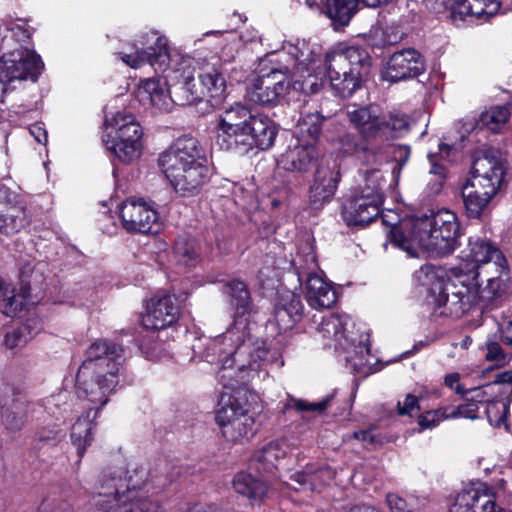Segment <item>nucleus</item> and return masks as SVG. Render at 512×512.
Masks as SVG:
<instances>
[{
  "instance_id": "obj_7",
  "label": "nucleus",
  "mask_w": 512,
  "mask_h": 512,
  "mask_svg": "<svg viewBox=\"0 0 512 512\" xmlns=\"http://www.w3.org/2000/svg\"><path fill=\"white\" fill-rule=\"evenodd\" d=\"M467 273L456 274L453 280L441 287L437 304L443 307L441 315L459 318L480 302L488 304L504 295L510 286V275L504 273L497 278H490L487 285L481 288L479 282H469Z\"/></svg>"
},
{
  "instance_id": "obj_53",
  "label": "nucleus",
  "mask_w": 512,
  "mask_h": 512,
  "mask_svg": "<svg viewBox=\"0 0 512 512\" xmlns=\"http://www.w3.org/2000/svg\"><path fill=\"white\" fill-rule=\"evenodd\" d=\"M466 399V403L463 405H459L457 407H450L448 411V417L450 419L464 417L468 419H476L478 418V403L472 400V398L467 395L464 396Z\"/></svg>"
},
{
  "instance_id": "obj_34",
  "label": "nucleus",
  "mask_w": 512,
  "mask_h": 512,
  "mask_svg": "<svg viewBox=\"0 0 512 512\" xmlns=\"http://www.w3.org/2000/svg\"><path fill=\"white\" fill-rule=\"evenodd\" d=\"M335 477V472L329 466L307 465L303 470L291 475V480L303 489L315 491L329 484Z\"/></svg>"
},
{
  "instance_id": "obj_26",
  "label": "nucleus",
  "mask_w": 512,
  "mask_h": 512,
  "mask_svg": "<svg viewBox=\"0 0 512 512\" xmlns=\"http://www.w3.org/2000/svg\"><path fill=\"white\" fill-rule=\"evenodd\" d=\"M463 263L459 268V273H469V270L492 259L503 260V254L491 242L472 236L468 240V245L461 251Z\"/></svg>"
},
{
  "instance_id": "obj_56",
  "label": "nucleus",
  "mask_w": 512,
  "mask_h": 512,
  "mask_svg": "<svg viewBox=\"0 0 512 512\" xmlns=\"http://www.w3.org/2000/svg\"><path fill=\"white\" fill-rule=\"evenodd\" d=\"M487 353L485 359L488 361H495L499 365H505L509 362V359L502 347L497 342H488L486 344Z\"/></svg>"
},
{
  "instance_id": "obj_33",
  "label": "nucleus",
  "mask_w": 512,
  "mask_h": 512,
  "mask_svg": "<svg viewBox=\"0 0 512 512\" xmlns=\"http://www.w3.org/2000/svg\"><path fill=\"white\" fill-rule=\"evenodd\" d=\"M234 491L251 503H259L268 492V484L251 473L239 472L232 481Z\"/></svg>"
},
{
  "instance_id": "obj_30",
  "label": "nucleus",
  "mask_w": 512,
  "mask_h": 512,
  "mask_svg": "<svg viewBox=\"0 0 512 512\" xmlns=\"http://www.w3.org/2000/svg\"><path fill=\"white\" fill-rule=\"evenodd\" d=\"M305 297L313 308H330L337 300L334 288L318 274L304 280Z\"/></svg>"
},
{
  "instance_id": "obj_6",
  "label": "nucleus",
  "mask_w": 512,
  "mask_h": 512,
  "mask_svg": "<svg viewBox=\"0 0 512 512\" xmlns=\"http://www.w3.org/2000/svg\"><path fill=\"white\" fill-rule=\"evenodd\" d=\"M119 378L109 376L91 368L79 367L76 375V393L80 399L97 405L82 414L72 427L71 440L79 457H83L86 447L93 440V429L101 408L107 404L109 395L115 391Z\"/></svg>"
},
{
  "instance_id": "obj_8",
  "label": "nucleus",
  "mask_w": 512,
  "mask_h": 512,
  "mask_svg": "<svg viewBox=\"0 0 512 512\" xmlns=\"http://www.w3.org/2000/svg\"><path fill=\"white\" fill-rule=\"evenodd\" d=\"M325 67L335 93L349 98L370 74L371 58L365 50L349 47L343 52L327 53Z\"/></svg>"
},
{
  "instance_id": "obj_59",
  "label": "nucleus",
  "mask_w": 512,
  "mask_h": 512,
  "mask_svg": "<svg viewBox=\"0 0 512 512\" xmlns=\"http://www.w3.org/2000/svg\"><path fill=\"white\" fill-rule=\"evenodd\" d=\"M440 269L433 265H424L419 271L416 272L417 278L422 282L423 285H429L433 279L439 277Z\"/></svg>"
},
{
  "instance_id": "obj_25",
  "label": "nucleus",
  "mask_w": 512,
  "mask_h": 512,
  "mask_svg": "<svg viewBox=\"0 0 512 512\" xmlns=\"http://www.w3.org/2000/svg\"><path fill=\"white\" fill-rule=\"evenodd\" d=\"M381 206L351 192L343 203L342 218L348 226H365L379 215Z\"/></svg>"
},
{
  "instance_id": "obj_48",
  "label": "nucleus",
  "mask_w": 512,
  "mask_h": 512,
  "mask_svg": "<svg viewBox=\"0 0 512 512\" xmlns=\"http://www.w3.org/2000/svg\"><path fill=\"white\" fill-rule=\"evenodd\" d=\"M462 199L466 215L469 218H479L491 199L478 195L465 187L462 188Z\"/></svg>"
},
{
  "instance_id": "obj_60",
  "label": "nucleus",
  "mask_w": 512,
  "mask_h": 512,
  "mask_svg": "<svg viewBox=\"0 0 512 512\" xmlns=\"http://www.w3.org/2000/svg\"><path fill=\"white\" fill-rule=\"evenodd\" d=\"M399 415H411L415 409H419L418 398L412 394H407L403 402L397 404Z\"/></svg>"
},
{
  "instance_id": "obj_11",
  "label": "nucleus",
  "mask_w": 512,
  "mask_h": 512,
  "mask_svg": "<svg viewBox=\"0 0 512 512\" xmlns=\"http://www.w3.org/2000/svg\"><path fill=\"white\" fill-rule=\"evenodd\" d=\"M103 143L121 162L138 159L142 151L143 129L136 118L125 112H117L105 119Z\"/></svg>"
},
{
  "instance_id": "obj_15",
  "label": "nucleus",
  "mask_w": 512,
  "mask_h": 512,
  "mask_svg": "<svg viewBox=\"0 0 512 512\" xmlns=\"http://www.w3.org/2000/svg\"><path fill=\"white\" fill-rule=\"evenodd\" d=\"M289 73V65L272 67L268 72L262 69L247 88L250 100L262 106H276L290 85Z\"/></svg>"
},
{
  "instance_id": "obj_10",
  "label": "nucleus",
  "mask_w": 512,
  "mask_h": 512,
  "mask_svg": "<svg viewBox=\"0 0 512 512\" xmlns=\"http://www.w3.org/2000/svg\"><path fill=\"white\" fill-rule=\"evenodd\" d=\"M354 324L347 315H330L324 317L319 325L318 332L324 345L336 351H344L348 355L345 360L356 368L363 364L370 349L367 337L354 332Z\"/></svg>"
},
{
  "instance_id": "obj_58",
  "label": "nucleus",
  "mask_w": 512,
  "mask_h": 512,
  "mask_svg": "<svg viewBox=\"0 0 512 512\" xmlns=\"http://www.w3.org/2000/svg\"><path fill=\"white\" fill-rule=\"evenodd\" d=\"M386 502L392 512H413L412 506L397 494H387Z\"/></svg>"
},
{
  "instance_id": "obj_5",
  "label": "nucleus",
  "mask_w": 512,
  "mask_h": 512,
  "mask_svg": "<svg viewBox=\"0 0 512 512\" xmlns=\"http://www.w3.org/2000/svg\"><path fill=\"white\" fill-rule=\"evenodd\" d=\"M158 165L173 189L184 197L197 195L208 180L207 159L192 136L175 140L159 155Z\"/></svg>"
},
{
  "instance_id": "obj_17",
  "label": "nucleus",
  "mask_w": 512,
  "mask_h": 512,
  "mask_svg": "<svg viewBox=\"0 0 512 512\" xmlns=\"http://www.w3.org/2000/svg\"><path fill=\"white\" fill-rule=\"evenodd\" d=\"M123 361V348L120 345L109 340H97L86 350L80 367L119 378Z\"/></svg>"
},
{
  "instance_id": "obj_50",
  "label": "nucleus",
  "mask_w": 512,
  "mask_h": 512,
  "mask_svg": "<svg viewBox=\"0 0 512 512\" xmlns=\"http://www.w3.org/2000/svg\"><path fill=\"white\" fill-rule=\"evenodd\" d=\"M333 395H327L319 402H308L303 399L289 398L284 405V410L295 409L300 412L322 413L329 406Z\"/></svg>"
},
{
  "instance_id": "obj_51",
  "label": "nucleus",
  "mask_w": 512,
  "mask_h": 512,
  "mask_svg": "<svg viewBox=\"0 0 512 512\" xmlns=\"http://www.w3.org/2000/svg\"><path fill=\"white\" fill-rule=\"evenodd\" d=\"M30 324L27 322L26 324L8 331L5 334L4 344L7 348L13 349L17 347L24 346L29 339L32 337V333L30 331Z\"/></svg>"
},
{
  "instance_id": "obj_28",
  "label": "nucleus",
  "mask_w": 512,
  "mask_h": 512,
  "mask_svg": "<svg viewBox=\"0 0 512 512\" xmlns=\"http://www.w3.org/2000/svg\"><path fill=\"white\" fill-rule=\"evenodd\" d=\"M19 203H8L0 208V234L12 236L30 224L27 203L23 195H18Z\"/></svg>"
},
{
  "instance_id": "obj_16",
  "label": "nucleus",
  "mask_w": 512,
  "mask_h": 512,
  "mask_svg": "<svg viewBox=\"0 0 512 512\" xmlns=\"http://www.w3.org/2000/svg\"><path fill=\"white\" fill-rule=\"evenodd\" d=\"M119 215L127 232L153 234L160 230L157 211L143 199H127L121 204Z\"/></svg>"
},
{
  "instance_id": "obj_42",
  "label": "nucleus",
  "mask_w": 512,
  "mask_h": 512,
  "mask_svg": "<svg viewBox=\"0 0 512 512\" xmlns=\"http://www.w3.org/2000/svg\"><path fill=\"white\" fill-rule=\"evenodd\" d=\"M504 273H509V270L503 257V260L492 259L480 264L475 269L469 270L467 274L470 277L469 282H479L481 284L484 279L488 283L490 278H497V276H502Z\"/></svg>"
},
{
  "instance_id": "obj_41",
  "label": "nucleus",
  "mask_w": 512,
  "mask_h": 512,
  "mask_svg": "<svg viewBox=\"0 0 512 512\" xmlns=\"http://www.w3.org/2000/svg\"><path fill=\"white\" fill-rule=\"evenodd\" d=\"M327 120L328 119L318 111L302 114L297 120V129L301 135L300 139L309 140L315 144Z\"/></svg>"
},
{
  "instance_id": "obj_22",
  "label": "nucleus",
  "mask_w": 512,
  "mask_h": 512,
  "mask_svg": "<svg viewBox=\"0 0 512 512\" xmlns=\"http://www.w3.org/2000/svg\"><path fill=\"white\" fill-rule=\"evenodd\" d=\"M339 180V172L334 167L324 163L318 165L309 189L311 209L319 210L332 200Z\"/></svg>"
},
{
  "instance_id": "obj_63",
  "label": "nucleus",
  "mask_w": 512,
  "mask_h": 512,
  "mask_svg": "<svg viewBox=\"0 0 512 512\" xmlns=\"http://www.w3.org/2000/svg\"><path fill=\"white\" fill-rule=\"evenodd\" d=\"M491 384H496L501 390L503 388H512V370H506L504 372L495 375V379Z\"/></svg>"
},
{
  "instance_id": "obj_1",
  "label": "nucleus",
  "mask_w": 512,
  "mask_h": 512,
  "mask_svg": "<svg viewBox=\"0 0 512 512\" xmlns=\"http://www.w3.org/2000/svg\"><path fill=\"white\" fill-rule=\"evenodd\" d=\"M194 357L209 363L221 364L218 378L224 381L238 373L245 382L255 377L265 378L267 366L274 358L261 341H253L244 321H234L225 333L217 338H196L191 346Z\"/></svg>"
},
{
  "instance_id": "obj_36",
  "label": "nucleus",
  "mask_w": 512,
  "mask_h": 512,
  "mask_svg": "<svg viewBox=\"0 0 512 512\" xmlns=\"http://www.w3.org/2000/svg\"><path fill=\"white\" fill-rule=\"evenodd\" d=\"M216 143L220 149L231 151L238 155H245L254 149V142L247 129L217 132Z\"/></svg>"
},
{
  "instance_id": "obj_45",
  "label": "nucleus",
  "mask_w": 512,
  "mask_h": 512,
  "mask_svg": "<svg viewBox=\"0 0 512 512\" xmlns=\"http://www.w3.org/2000/svg\"><path fill=\"white\" fill-rule=\"evenodd\" d=\"M510 118L508 106H493L480 114L481 126L488 128L492 132H499Z\"/></svg>"
},
{
  "instance_id": "obj_49",
  "label": "nucleus",
  "mask_w": 512,
  "mask_h": 512,
  "mask_svg": "<svg viewBox=\"0 0 512 512\" xmlns=\"http://www.w3.org/2000/svg\"><path fill=\"white\" fill-rule=\"evenodd\" d=\"M25 303L26 296L24 293H16L14 289L6 290L0 299V311L8 317H14L22 310Z\"/></svg>"
},
{
  "instance_id": "obj_9",
  "label": "nucleus",
  "mask_w": 512,
  "mask_h": 512,
  "mask_svg": "<svg viewBox=\"0 0 512 512\" xmlns=\"http://www.w3.org/2000/svg\"><path fill=\"white\" fill-rule=\"evenodd\" d=\"M172 83L162 82L159 78L142 80L137 88L136 96L143 105H150L159 111H169L172 104L187 106L201 101L202 90L188 89L189 81H185L183 73L173 71Z\"/></svg>"
},
{
  "instance_id": "obj_35",
  "label": "nucleus",
  "mask_w": 512,
  "mask_h": 512,
  "mask_svg": "<svg viewBox=\"0 0 512 512\" xmlns=\"http://www.w3.org/2000/svg\"><path fill=\"white\" fill-rule=\"evenodd\" d=\"M29 403L24 396L16 395L1 406L2 421L10 431L20 430L26 423Z\"/></svg>"
},
{
  "instance_id": "obj_29",
  "label": "nucleus",
  "mask_w": 512,
  "mask_h": 512,
  "mask_svg": "<svg viewBox=\"0 0 512 512\" xmlns=\"http://www.w3.org/2000/svg\"><path fill=\"white\" fill-rule=\"evenodd\" d=\"M223 292L229 298V305L234 310V321H244L247 325V320L244 318L252 310V301L250 292L246 283L239 279H233L224 284ZM248 330V327L246 326Z\"/></svg>"
},
{
  "instance_id": "obj_40",
  "label": "nucleus",
  "mask_w": 512,
  "mask_h": 512,
  "mask_svg": "<svg viewBox=\"0 0 512 512\" xmlns=\"http://www.w3.org/2000/svg\"><path fill=\"white\" fill-rule=\"evenodd\" d=\"M199 83L206 88V96L218 98L225 92L226 82L222 71L213 65L203 66L197 74Z\"/></svg>"
},
{
  "instance_id": "obj_52",
  "label": "nucleus",
  "mask_w": 512,
  "mask_h": 512,
  "mask_svg": "<svg viewBox=\"0 0 512 512\" xmlns=\"http://www.w3.org/2000/svg\"><path fill=\"white\" fill-rule=\"evenodd\" d=\"M450 407H440L435 410H430L422 413L418 417V424L421 430L432 429L436 427L442 420L450 419L448 417V411Z\"/></svg>"
},
{
  "instance_id": "obj_57",
  "label": "nucleus",
  "mask_w": 512,
  "mask_h": 512,
  "mask_svg": "<svg viewBox=\"0 0 512 512\" xmlns=\"http://www.w3.org/2000/svg\"><path fill=\"white\" fill-rule=\"evenodd\" d=\"M258 460L267 464V469L276 467L277 460V443L267 444L259 453Z\"/></svg>"
},
{
  "instance_id": "obj_13",
  "label": "nucleus",
  "mask_w": 512,
  "mask_h": 512,
  "mask_svg": "<svg viewBox=\"0 0 512 512\" xmlns=\"http://www.w3.org/2000/svg\"><path fill=\"white\" fill-rule=\"evenodd\" d=\"M39 55L20 47L0 58V89L3 93L13 89L15 82L30 79L36 81L43 70Z\"/></svg>"
},
{
  "instance_id": "obj_32",
  "label": "nucleus",
  "mask_w": 512,
  "mask_h": 512,
  "mask_svg": "<svg viewBox=\"0 0 512 512\" xmlns=\"http://www.w3.org/2000/svg\"><path fill=\"white\" fill-rule=\"evenodd\" d=\"M246 129L254 142V148L261 150L271 148L278 133L276 124L262 114L253 115Z\"/></svg>"
},
{
  "instance_id": "obj_19",
  "label": "nucleus",
  "mask_w": 512,
  "mask_h": 512,
  "mask_svg": "<svg viewBox=\"0 0 512 512\" xmlns=\"http://www.w3.org/2000/svg\"><path fill=\"white\" fill-rule=\"evenodd\" d=\"M424 70V60L418 51L413 48L402 49L390 56L383 71V79L396 83L415 78Z\"/></svg>"
},
{
  "instance_id": "obj_23",
  "label": "nucleus",
  "mask_w": 512,
  "mask_h": 512,
  "mask_svg": "<svg viewBox=\"0 0 512 512\" xmlns=\"http://www.w3.org/2000/svg\"><path fill=\"white\" fill-rule=\"evenodd\" d=\"M302 46V48L291 46L289 51V54L294 57L293 66L297 72H307V75L301 76L302 79L295 81V85L303 94H318L324 88L325 82L322 77L310 72L316 64V55L309 51L304 43Z\"/></svg>"
},
{
  "instance_id": "obj_3",
  "label": "nucleus",
  "mask_w": 512,
  "mask_h": 512,
  "mask_svg": "<svg viewBox=\"0 0 512 512\" xmlns=\"http://www.w3.org/2000/svg\"><path fill=\"white\" fill-rule=\"evenodd\" d=\"M460 236L456 214L446 209L404 221L389 231L390 242L410 257H418L415 244L430 257L447 256L457 248Z\"/></svg>"
},
{
  "instance_id": "obj_43",
  "label": "nucleus",
  "mask_w": 512,
  "mask_h": 512,
  "mask_svg": "<svg viewBox=\"0 0 512 512\" xmlns=\"http://www.w3.org/2000/svg\"><path fill=\"white\" fill-rule=\"evenodd\" d=\"M292 264L295 268L298 281L302 284L308 277L317 275L318 263L316 254L311 247H307V252H299L293 259Z\"/></svg>"
},
{
  "instance_id": "obj_39",
  "label": "nucleus",
  "mask_w": 512,
  "mask_h": 512,
  "mask_svg": "<svg viewBox=\"0 0 512 512\" xmlns=\"http://www.w3.org/2000/svg\"><path fill=\"white\" fill-rule=\"evenodd\" d=\"M502 393L503 395L500 394L487 404L486 415L489 423L494 427L505 426L508 429L506 421L512 402V388H505Z\"/></svg>"
},
{
  "instance_id": "obj_44",
  "label": "nucleus",
  "mask_w": 512,
  "mask_h": 512,
  "mask_svg": "<svg viewBox=\"0 0 512 512\" xmlns=\"http://www.w3.org/2000/svg\"><path fill=\"white\" fill-rule=\"evenodd\" d=\"M177 260L183 265H194L199 258V245L190 237H180L174 247Z\"/></svg>"
},
{
  "instance_id": "obj_21",
  "label": "nucleus",
  "mask_w": 512,
  "mask_h": 512,
  "mask_svg": "<svg viewBox=\"0 0 512 512\" xmlns=\"http://www.w3.org/2000/svg\"><path fill=\"white\" fill-rule=\"evenodd\" d=\"M321 156L316 145L309 140L295 138L287 150L280 155L278 163L292 172H307Z\"/></svg>"
},
{
  "instance_id": "obj_47",
  "label": "nucleus",
  "mask_w": 512,
  "mask_h": 512,
  "mask_svg": "<svg viewBox=\"0 0 512 512\" xmlns=\"http://www.w3.org/2000/svg\"><path fill=\"white\" fill-rule=\"evenodd\" d=\"M502 390L496 386V384L488 383L481 387L472 388L469 390H465L461 385H457L455 388V392L462 396L470 395L472 400L477 403H486L491 402L492 399L497 398L500 394L503 395Z\"/></svg>"
},
{
  "instance_id": "obj_64",
  "label": "nucleus",
  "mask_w": 512,
  "mask_h": 512,
  "mask_svg": "<svg viewBox=\"0 0 512 512\" xmlns=\"http://www.w3.org/2000/svg\"><path fill=\"white\" fill-rule=\"evenodd\" d=\"M353 437L359 441L367 442L369 444H380L381 442L377 439V435L373 429L355 431Z\"/></svg>"
},
{
  "instance_id": "obj_61",
  "label": "nucleus",
  "mask_w": 512,
  "mask_h": 512,
  "mask_svg": "<svg viewBox=\"0 0 512 512\" xmlns=\"http://www.w3.org/2000/svg\"><path fill=\"white\" fill-rule=\"evenodd\" d=\"M183 76L185 78V81H189L188 89L193 92V90H202L201 100H203L206 97V88H204L201 83H199V79L196 80L194 77V71L191 70L189 67L183 68Z\"/></svg>"
},
{
  "instance_id": "obj_4",
  "label": "nucleus",
  "mask_w": 512,
  "mask_h": 512,
  "mask_svg": "<svg viewBox=\"0 0 512 512\" xmlns=\"http://www.w3.org/2000/svg\"><path fill=\"white\" fill-rule=\"evenodd\" d=\"M147 477L142 466L107 468L98 480L95 506L104 512H163L158 501L138 493Z\"/></svg>"
},
{
  "instance_id": "obj_2",
  "label": "nucleus",
  "mask_w": 512,
  "mask_h": 512,
  "mask_svg": "<svg viewBox=\"0 0 512 512\" xmlns=\"http://www.w3.org/2000/svg\"><path fill=\"white\" fill-rule=\"evenodd\" d=\"M346 116L358 137L345 134L341 139L342 148L366 165L377 164L383 156V143L402 136L410 127L405 114L385 115L376 105L348 107Z\"/></svg>"
},
{
  "instance_id": "obj_46",
  "label": "nucleus",
  "mask_w": 512,
  "mask_h": 512,
  "mask_svg": "<svg viewBox=\"0 0 512 512\" xmlns=\"http://www.w3.org/2000/svg\"><path fill=\"white\" fill-rule=\"evenodd\" d=\"M45 409L56 418L64 417L72 412V399L67 390L59 391L45 400Z\"/></svg>"
},
{
  "instance_id": "obj_37",
  "label": "nucleus",
  "mask_w": 512,
  "mask_h": 512,
  "mask_svg": "<svg viewBox=\"0 0 512 512\" xmlns=\"http://www.w3.org/2000/svg\"><path fill=\"white\" fill-rule=\"evenodd\" d=\"M254 114L250 109L241 104L235 103L225 109L220 116L217 132H227L235 129H246Z\"/></svg>"
},
{
  "instance_id": "obj_12",
  "label": "nucleus",
  "mask_w": 512,
  "mask_h": 512,
  "mask_svg": "<svg viewBox=\"0 0 512 512\" xmlns=\"http://www.w3.org/2000/svg\"><path fill=\"white\" fill-rule=\"evenodd\" d=\"M503 176L504 166L500 159V152L497 149L488 148L475 158L471 177L463 187L492 199L499 190Z\"/></svg>"
},
{
  "instance_id": "obj_54",
  "label": "nucleus",
  "mask_w": 512,
  "mask_h": 512,
  "mask_svg": "<svg viewBox=\"0 0 512 512\" xmlns=\"http://www.w3.org/2000/svg\"><path fill=\"white\" fill-rule=\"evenodd\" d=\"M39 512H72V507L59 497L49 496L41 503Z\"/></svg>"
},
{
  "instance_id": "obj_18",
  "label": "nucleus",
  "mask_w": 512,
  "mask_h": 512,
  "mask_svg": "<svg viewBox=\"0 0 512 512\" xmlns=\"http://www.w3.org/2000/svg\"><path fill=\"white\" fill-rule=\"evenodd\" d=\"M142 45L150 44L147 50H136L132 53L119 52L120 59L131 68L137 69L148 63L155 71H166L169 67L170 53L168 40L165 36H158L156 32L146 35Z\"/></svg>"
},
{
  "instance_id": "obj_55",
  "label": "nucleus",
  "mask_w": 512,
  "mask_h": 512,
  "mask_svg": "<svg viewBox=\"0 0 512 512\" xmlns=\"http://www.w3.org/2000/svg\"><path fill=\"white\" fill-rule=\"evenodd\" d=\"M461 0H424L426 7L436 13L440 14L445 11H450V17L453 20V10H456V6Z\"/></svg>"
},
{
  "instance_id": "obj_20",
  "label": "nucleus",
  "mask_w": 512,
  "mask_h": 512,
  "mask_svg": "<svg viewBox=\"0 0 512 512\" xmlns=\"http://www.w3.org/2000/svg\"><path fill=\"white\" fill-rule=\"evenodd\" d=\"M180 316V305L174 295H157L151 298L142 317L146 329L160 330L174 324Z\"/></svg>"
},
{
  "instance_id": "obj_27",
  "label": "nucleus",
  "mask_w": 512,
  "mask_h": 512,
  "mask_svg": "<svg viewBox=\"0 0 512 512\" xmlns=\"http://www.w3.org/2000/svg\"><path fill=\"white\" fill-rule=\"evenodd\" d=\"M303 304L298 295L292 292L283 293L275 305L274 319L281 332L294 327L303 315Z\"/></svg>"
},
{
  "instance_id": "obj_31",
  "label": "nucleus",
  "mask_w": 512,
  "mask_h": 512,
  "mask_svg": "<svg viewBox=\"0 0 512 512\" xmlns=\"http://www.w3.org/2000/svg\"><path fill=\"white\" fill-rule=\"evenodd\" d=\"M500 8L496 0H461L453 10V21L469 19L486 20L494 16Z\"/></svg>"
},
{
  "instance_id": "obj_38",
  "label": "nucleus",
  "mask_w": 512,
  "mask_h": 512,
  "mask_svg": "<svg viewBox=\"0 0 512 512\" xmlns=\"http://www.w3.org/2000/svg\"><path fill=\"white\" fill-rule=\"evenodd\" d=\"M384 183L385 180L380 170H367L363 177V183L359 184L351 192L366 198V200H373L382 205L384 202Z\"/></svg>"
},
{
  "instance_id": "obj_62",
  "label": "nucleus",
  "mask_w": 512,
  "mask_h": 512,
  "mask_svg": "<svg viewBox=\"0 0 512 512\" xmlns=\"http://www.w3.org/2000/svg\"><path fill=\"white\" fill-rule=\"evenodd\" d=\"M8 187L0 184V208L6 206L8 203H19L18 195Z\"/></svg>"
},
{
  "instance_id": "obj_14",
  "label": "nucleus",
  "mask_w": 512,
  "mask_h": 512,
  "mask_svg": "<svg viewBox=\"0 0 512 512\" xmlns=\"http://www.w3.org/2000/svg\"><path fill=\"white\" fill-rule=\"evenodd\" d=\"M222 436L229 442L242 444L255 434V418L236 399L229 398L216 414Z\"/></svg>"
},
{
  "instance_id": "obj_24",
  "label": "nucleus",
  "mask_w": 512,
  "mask_h": 512,
  "mask_svg": "<svg viewBox=\"0 0 512 512\" xmlns=\"http://www.w3.org/2000/svg\"><path fill=\"white\" fill-rule=\"evenodd\" d=\"M449 512H505L498 507L495 496L484 485L462 490L455 498Z\"/></svg>"
}]
</instances>
